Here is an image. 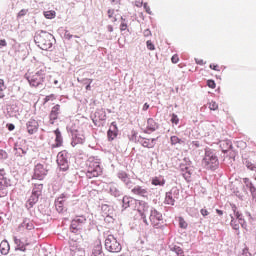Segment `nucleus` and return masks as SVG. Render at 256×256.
Instances as JSON below:
<instances>
[{"instance_id":"1","label":"nucleus","mask_w":256,"mask_h":256,"mask_svg":"<svg viewBox=\"0 0 256 256\" xmlns=\"http://www.w3.org/2000/svg\"><path fill=\"white\" fill-rule=\"evenodd\" d=\"M34 41L42 51H49L55 43V36L47 31L38 30L35 33Z\"/></svg>"},{"instance_id":"2","label":"nucleus","mask_w":256,"mask_h":256,"mask_svg":"<svg viewBox=\"0 0 256 256\" xmlns=\"http://www.w3.org/2000/svg\"><path fill=\"white\" fill-rule=\"evenodd\" d=\"M45 75H47V67L40 65L34 74L26 76V79L30 87H38L39 89H45Z\"/></svg>"},{"instance_id":"3","label":"nucleus","mask_w":256,"mask_h":256,"mask_svg":"<svg viewBox=\"0 0 256 256\" xmlns=\"http://www.w3.org/2000/svg\"><path fill=\"white\" fill-rule=\"evenodd\" d=\"M202 166L207 171H217L219 169V156H217V152L214 149L205 148Z\"/></svg>"},{"instance_id":"4","label":"nucleus","mask_w":256,"mask_h":256,"mask_svg":"<svg viewBox=\"0 0 256 256\" xmlns=\"http://www.w3.org/2000/svg\"><path fill=\"white\" fill-rule=\"evenodd\" d=\"M87 171L86 177L88 179H93V177H99L103 173V169L101 168V164L95 159H89L87 163Z\"/></svg>"},{"instance_id":"5","label":"nucleus","mask_w":256,"mask_h":256,"mask_svg":"<svg viewBox=\"0 0 256 256\" xmlns=\"http://www.w3.org/2000/svg\"><path fill=\"white\" fill-rule=\"evenodd\" d=\"M87 224V217L81 215L76 216L72 221L70 225V231L71 233H75V235H79L81 231H83V228Z\"/></svg>"},{"instance_id":"6","label":"nucleus","mask_w":256,"mask_h":256,"mask_svg":"<svg viewBox=\"0 0 256 256\" xmlns=\"http://www.w3.org/2000/svg\"><path fill=\"white\" fill-rule=\"evenodd\" d=\"M105 249L109 251V253H120L122 247L121 243L117 241V238L113 235H108L105 239Z\"/></svg>"},{"instance_id":"7","label":"nucleus","mask_w":256,"mask_h":256,"mask_svg":"<svg viewBox=\"0 0 256 256\" xmlns=\"http://www.w3.org/2000/svg\"><path fill=\"white\" fill-rule=\"evenodd\" d=\"M149 220L155 229H165V225L159 223L163 221V214L153 207L150 209Z\"/></svg>"},{"instance_id":"8","label":"nucleus","mask_w":256,"mask_h":256,"mask_svg":"<svg viewBox=\"0 0 256 256\" xmlns=\"http://www.w3.org/2000/svg\"><path fill=\"white\" fill-rule=\"evenodd\" d=\"M43 193V184H34V187L32 189V194L30 198L27 201L26 207H33L38 201L39 196Z\"/></svg>"},{"instance_id":"9","label":"nucleus","mask_w":256,"mask_h":256,"mask_svg":"<svg viewBox=\"0 0 256 256\" xmlns=\"http://www.w3.org/2000/svg\"><path fill=\"white\" fill-rule=\"evenodd\" d=\"M11 185V178L7 174V171H5V168L0 169V191H2L3 197L7 195V188L11 187Z\"/></svg>"},{"instance_id":"10","label":"nucleus","mask_w":256,"mask_h":256,"mask_svg":"<svg viewBox=\"0 0 256 256\" xmlns=\"http://www.w3.org/2000/svg\"><path fill=\"white\" fill-rule=\"evenodd\" d=\"M56 161L61 171L69 170V152H67L66 150L59 152Z\"/></svg>"},{"instance_id":"11","label":"nucleus","mask_w":256,"mask_h":256,"mask_svg":"<svg viewBox=\"0 0 256 256\" xmlns=\"http://www.w3.org/2000/svg\"><path fill=\"white\" fill-rule=\"evenodd\" d=\"M47 173H49V168L47 164L38 163L34 167L33 179H38V181H43V179L47 177Z\"/></svg>"},{"instance_id":"12","label":"nucleus","mask_w":256,"mask_h":256,"mask_svg":"<svg viewBox=\"0 0 256 256\" xmlns=\"http://www.w3.org/2000/svg\"><path fill=\"white\" fill-rule=\"evenodd\" d=\"M157 139L158 138L148 139L135 135L132 137V140L135 141V143H139L140 145H142V147H146L147 149H153V147H155L157 143Z\"/></svg>"},{"instance_id":"13","label":"nucleus","mask_w":256,"mask_h":256,"mask_svg":"<svg viewBox=\"0 0 256 256\" xmlns=\"http://www.w3.org/2000/svg\"><path fill=\"white\" fill-rule=\"evenodd\" d=\"M176 199H179V188L173 187L169 192H166L164 204L173 207Z\"/></svg>"},{"instance_id":"14","label":"nucleus","mask_w":256,"mask_h":256,"mask_svg":"<svg viewBox=\"0 0 256 256\" xmlns=\"http://www.w3.org/2000/svg\"><path fill=\"white\" fill-rule=\"evenodd\" d=\"M70 133L72 135V147H75L76 145H83L85 143V135L83 132H80L79 130L71 129Z\"/></svg>"},{"instance_id":"15","label":"nucleus","mask_w":256,"mask_h":256,"mask_svg":"<svg viewBox=\"0 0 256 256\" xmlns=\"http://www.w3.org/2000/svg\"><path fill=\"white\" fill-rule=\"evenodd\" d=\"M59 115H61V105L56 104L52 107L49 114L50 125H55V122L59 119Z\"/></svg>"},{"instance_id":"16","label":"nucleus","mask_w":256,"mask_h":256,"mask_svg":"<svg viewBox=\"0 0 256 256\" xmlns=\"http://www.w3.org/2000/svg\"><path fill=\"white\" fill-rule=\"evenodd\" d=\"M234 217H236V219L232 216L230 225L233 229H235V231H239V224L243 227V223H245V220L243 219V214H240L234 209Z\"/></svg>"},{"instance_id":"17","label":"nucleus","mask_w":256,"mask_h":256,"mask_svg":"<svg viewBox=\"0 0 256 256\" xmlns=\"http://www.w3.org/2000/svg\"><path fill=\"white\" fill-rule=\"evenodd\" d=\"M117 135H119V128L117 127V122H112L107 132L108 141H114L115 139H117Z\"/></svg>"},{"instance_id":"18","label":"nucleus","mask_w":256,"mask_h":256,"mask_svg":"<svg viewBox=\"0 0 256 256\" xmlns=\"http://www.w3.org/2000/svg\"><path fill=\"white\" fill-rule=\"evenodd\" d=\"M117 177L118 179H120V181H123L128 189H131L133 187V181H131V178H129V174H127V172L121 170L117 173Z\"/></svg>"},{"instance_id":"19","label":"nucleus","mask_w":256,"mask_h":256,"mask_svg":"<svg viewBox=\"0 0 256 256\" xmlns=\"http://www.w3.org/2000/svg\"><path fill=\"white\" fill-rule=\"evenodd\" d=\"M131 192L133 193V195H138V197H143L144 199H147V197H149V190H147V188L143 187V186H135Z\"/></svg>"},{"instance_id":"20","label":"nucleus","mask_w":256,"mask_h":256,"mask_svg":"<svg viewBox=\"0 0 256 256\" xmlns=\"http://www.w3.org/2000/svg\"><path fill=\"white\" fill-rule=\"evenodd\" d=\"M159 129V124L155 122L153 118H149L147 120V127L144 130V133H147L148 135H151V133H155Z\"/></svg>"},{"instance_id":"21","label":"nucleus","mask_w":256,"mask_h":256,"mask_svg":"<svg viewBox=\"0 0 256 256\" xmlns=\"http://www.w3.org/2000/svg\"><path fill=\"white\" fill-rule=\"evenodd\" d=\"M26 128L29 135H34V133H37V131L39 130V122H37V120L35 119H30L26 123Z\"/></svg>"},{"instance_id":"22","label":"nucleus","mask_w":256,"mask_h":256,"mask_svg":"<svg viewBox=\"0 0 256 256\" xmlns=\"http://www.w3.org/2000/svg\"><path fill=\"white\" fill-rule=\"evenodd\" d=\"M66 199H67V196H65V194H62L55 200L56 211H58L59 213H63V211H65Z\"/></svg>"},{"instance_id":"23","label":"nucleus","mask_w":256,"mask_h":256,"mask_svg":"<svg viewBox=\"0 0 256 256\" xmlns=\"http://www.w3.org/2000/svg\"><path fill=\"white\" fill-rule=\"evenodd\" d=\"M109 194L112 195V197H121L123 195V191L119 189V185L116 183H110L109 184Z\"/></svg>"},{"instance_id":"24","label":"nucleus","mask_w":256,"mask_h":256,"mask_svg":"<svg viewBox=\"0 0 256 256\" xmlns=\"http://www.w3.org/2000/svg\"><path fill=\"white\" fill-rule=\"evenodd\" d=\"M219 147L223 153H229V150L233 149V142L229 139L221 140L219 141Z\"/></svg>"},{"instance_id":"25","label":"nucleus","mask_w":256,"mask_h":256,"mask_svg":"<svg viewBox=\"0 0 256 256\" xmlns=\"http://www.w3.org/2000/svg\"><path fill=\"white\" fill-rule=\"evenodd\" d=\"M55 134V144L52 145V149L63 146V135L61 134V130L56 129L54 131Z\"/></svg>"},{"instance_id":"26","label":"nucleus","mask_w":256,"mask_h":256,"mask_svg":"<svg viewBox=\"0 0 256 256\" xmlns=\"http://www.w3.org/2000/svg\"><path fill=\"white\" fill-rule=\"evenodd\" d=\"M152 185H154L155 187H165V177H163L162 175L159 176H155L152 178L151 180Z\"/></svg>"},{"instance_id":"27","label":"nucleus","mask_w":256,"mask_h":256,"mask_svg":"<svg viewBox=\"0 0 256 256\" xmlns=\"http://www.w3.org/2000/svg\"><path fill=\"white\" fill-rule=\"evenodd\" d=\"M136 200L129 196H124L122 199V207L123 209H129V207H133L135 205Z\"/></svg>"},{"instance_id":"28","label":"nucleus","mask_w":256,"mask_h":256,"mask_svg":"<svg viewBox=\"0 0 256 256\" xmlns=\"http://www.w3.org/2000/svg\"><path fill=\"white\" fill-rule=\"evenodd\" d=\"M140 215L142 216L147 215V213H151V206H149V204L145 201H141L139 203V209H138Z\"/></svg>"},{"instance_id":"29","label":"nucleus","mask_w":256,"mask_h":256,"mask_svg":"<svg viewBox=\"0 0 256 256\" xmlns=\"http://www.w3.org/2000/svg\"><path fill=\"white\" fill-rule=\"evenodd\" d=\"M91 256H105V253H103V246L101 245V242L97 243L93 247Z\"/></svg>"},{"instance_id":"30","label":"nucleus","mask_w":256,"mask_h":256,"mask_svg":"<svg viewBox=\"0 0 256 256\" xmlns=\"http://www.w3.org/2000/svg\"><path fill=\"white\" fill-rule=\"evenodd\" d=\"M9 249H10L9 242H7L6 240H3L0 243V252H1V254L2 255H7L9 253Z\"/></svg>"},{"instance_id":"31","label":"nucleus","mask_w":256,"mask_h":256,"mask_svg":"<svg viewBox=\"0 0 256 256\" xmlns=\"http://www.w3.org/2000/svg\"><path fill=\"white\" fill-rule=\"evenodd\" d=\"M14 243L16 245V251H26L25 242H22L21 239L14 237Z\"/></svg>"},{"instance_id":"32","label":"nucleus","mask_w":256,"mask_h":256,"mask_svg":"<svg viewBox=\"0 0 256 256\" xmlns=\"http://www.w3.org/2000/svg\"><path fill=\"white\" fill-rule=\"evenodd\" d=\"M95 119H99V121H105L107 119V112L104 109H98L95 112Z\"/></svg>"},{"instance_id":"33","label":"nucleus","mask_w":256,"mask_h":256,"mask_svg":"<svg viewBox=\"0 0 256 256\" xmlns=\"http://www.w3.org/2000/svg\"><path fill=\"white\" fill-rule=\"evenodd\" d=\"M27 141L25 139L18 138L14 144V149H26Z\"/></svg>"},{"instance_id":"34","label":"nucleus","mask_w":256,"mask_h":256,"mask_svg":"<svg viewBox=\"0 0 256 256\" xmlns=\"http://www.w3.org/2000/svg\"><path fill=\"white\" fill-rule=\"evenodd\" d=\"M170 251H173L174 253H176L177 256H185V252L183 251V248L177 245L170 246Z\"/></svg>"},{"instance_id":"35","label":"nucleus","mask_w":256,"mask_h":256,"mask_svg":"<svg viewBox=\"0 0 256 256\" xmlns=\"http://www.w3.org/2000/svg\"><path fill=\"white\" fill-rule=\"evenodd\" d=\"M16 157H25L27 155V148L14 149Z\"/></svg>"},{"instance_id":"36","label":"nucleus","mask_w":256,"mask_h":256,"mask_svg":"<svg viewBox=\"0 0 256 256\" xmlns=\"http://www.w3.org/2000/svg\"><path fill=\"white\" fill-rule=\"evenodd\" d=\"M170 143L171 145H177L178 143L181 144L183 143V140H181L179 137L177 136H171L170 138Z\"/></svg>"},{"instance_id":"37","label":"nucleus","mask_w":256,"mask_h":256,"mask_svg":"<svg viewBox=\"0 0 256 256\" xmlns=\"http://www.w3.org/2000/svg\"><path fill=\"white\" fill-rule=\"evenodd\" d=\"M102 211H103L106 215H109V213H111V211H113V209L111 208L110 205L103 204V205H102Z\"/></svg>"},{"instance_id":"38","label":"nucleus","mask_w":256,"mask_h":256,"mask_svg":"<svg viewBox=\"0 0 256 256\" xmlns=\"http://www.w3.org/2000/svg\"><path fill=\"white\" fill-rule=\"evenodd\" d=\"M44 17L46 19H55V11H46V12H44Z\"/></svg>"},{"instance_id":"39","label":"nucleus","mask_w":256,"mask_h":256,"mask_svg":"<svg viewBox=\"0 0 256 256\" xmlns=\"http://www.w3.org/2000/svg\"><path fill=\"white\" fill-rule=\"evenodd\" d=\"M209 109L211 111H217L219 109V104H217V102H215V101H211L209 103Z\"/></svg>"},{"instance_id":"40","label":"nucleus","mask_w":256,"mask_h":256,"mask_svg":"<svg viewBox=\"0 0 256 256\" xmlns=\"http://www.w3.org/2000/svg\"><path fill=\"white\" fill-rule=\"evenodd\" d=\"M120 31H127V21L121 17Z\"/></svg>"},{"instance_id":"41","label":"nucleus","mask_w":256,"mask_h":256,"mask_svg":"<svg viewBox=\"0 0 256 256\" xmlns=\"http://www.w3.org/2000/svg\"><path fill=\"white\" fill-rule=\"evenodd\" d=\"M182 177L185 179V181H191V170L183 172Z\"/></svg>"},{"instance_id":"42","label":"nucleus","mask_w":256,"mask_h":256,"mask_svg":"<svg viewBox=\"0 0 256 256\" xmlns=\"http://www.w3.org/2000/svg\"><path fill=\"white\" fill-rule=\"evenodd\" d=\"M243 183L247 189H250L253 186V182L249 178H243Z\"/></svg>"},{"instance_id":"43","label":"nucleus","mask_w":256,"mask_h":256,"mask_svg":"<svg viewBox=\"0 0 256 256\" xmlns=\"http://www.w3.org/2000/svg\"><path fill=\"white\" fill-rule=\"evenodd\" d=\"M32 229H35V225H33V222H31V220L27 219L26 230L27 231H32Z\"/></svg>"},{"instance_id":"44","label":"nucleus","mask_w":256,"mask_h":256,"mask_svg":"<svg viewBox=\"0 0 256 256\" xmlns=\"http://www.w3.org/2000/svg\"><path fill=\"white\" fill-rule=\"evenodd\" d=\"M146 46L149 51H155V44H153L151 40H148L146 42Z\"/></svg>"},{"instance_id":"45","label":"nucleus","mask_w":256,"mask_h":256,"mask_svg":"<svg viewBox=\"0 0 256 256\" xmlns=\"http://www.w3.org/2000/svg\"><path fill=\"white\" fill-rule=\"evenodd\" d=\"M187 226H188V224L186 223V221L183 218H180V220H179V227L181 229H187Z\"/></svg>"},{"instance_id":"46","label":"nucleus","mask_w":256,"mask_h":256,"mask_svg":"<svg viewBox=\"0 0 256 256\" xmlns=\"http://www.w3.org/2000/svg\"><path fill=\"white\" fill-rule=\"evenodd\" d=\"M171 123H174V125H179V117L177 114H172Z\"/></svg>"},{"instance_id":"47","label":"nucleus","mask_w":256,"mask_h":256,"mask_svg":"<svg viewBox=\"0 0 256 256\" xmlns=\"http://www.w3.org/2000/svg\"><path fill=\"white\" fill-rule=\"evenodd\" d=\"M27 13H29V10H28V9H22V10H20V11L18 12L17 17H18L19 19H21V17H25V15H26Z\"/></svg>"},{"instance_id":"48","label":"nucleus","mask_w":256,"mask_h":256,"mask_svg":"<svg viewBox=\"0 0 256 256\" xmlns=\"http://www.w3.org/2000/svg\"><path fill=\"white\" fill-rule=\"evenodd\" d=\"M83 81H87L88 85H86V91H91V84L93 83V79L84 78Z\"/></svg>"},{"instance_id":"49","label":"nucleus","mask_w":256,"mask_h":256,"mask_svg":"<svg viewBox=\"0 0 256 256\" xmlns=\"http://www.w3.org/2000/svg\"><path fill=\"white\" fill-rule=\"evenodd\" d=\"M251 195H252V198L254 201H256V188H255V185H253L251 188H248Z\"/></svg>"},{"instance_id":"50","label":"nucleus","mask_w":256,"mask_h":256,"mask_svg":"<svg viewBox=\"0 0 256 256\" xmlns=\"http://www.w3.org/2000/svg\"><path fill=\"white\" fill-rule=\"evenodd\" d=\"M207 85L210 89H215L217 87L215 80H207Z\"/></svg>"},{"instance_id":"51","label":"nucleus","mask_w":256,"mask_h":256,"mask_svg":"<svg viewBox=\"0 0 256 256\" xmlns=\"http://www.w3.org/2000/svg\"><path fill=\"white\" fill-rule=\"evenodd\" d=\"M23 229H27V219H24V221L18 227V231H23Z\"/></svg>"},{"instance_id":"52","label":"nucleus","mask_w":256,"mask_h":256,"mask_svg":"<svg viewBox=\"0 0 256 256\" xmlns=\"http://www.w3.org/2000/svg\"><path fill=\"white\" fill-rule=\"evenodd\" d=\"M9 157V154H7V151L0 149V159H7Z\"/></svg>"},{"instance_id":"53","label":"nucleus","mask_w":256,"mask_h":256,"mask_svg":"<svg viewBox=\"0 0 256 256\" xmlns=\"http://www.w3.org/2000/svg\"><path fill=\"white\" fill-rule=\"evenodd\" d=\"M143 7H144L146 13H148V15H153V12L151 11V8L149 7V5L147 3H144Z\"/></svg>"},{"instance_id":"54","label":"nucleus","mask_w":256,"mask_h":256,"mask_svg":"<svg viewBox=\"0 0 256 256\" xmlns=\"http://www.w3.org/2000/svg\"><path fill=\"white\" fill-rule=\"evenodd\" d=\"M64 37L68 39V41H71V39H73V34L69 33V30H65Z\"/></svg>"},{"instance_id":"55","label":"nucleus","mask_w":256,"mask_h":256,"mask_svg":"<svg viewBox=\"0 0 256 256\" xmlns=\"http://www.w3.org/2000/svg\"><path fill=\"white\" fill-rule=\"evenodd\" d=\"M48 84H45L44 87H51V84L53 83V80H55V78H53V76H48Z\"/></svg>"},{"instance_id":"56","label":"nucleus","mask_w":256,"mask_h":256,"mask_svg":"<svg viewBox=\"0 0 256 256\" xmlns=\"http://www.w3.org/2000/svg\"><path fill=\"white\" fill-rule=\"evenodd\" d=\"M5 89H7V86H5V81L0 79V91H5Z\"/></svg>"},{"instance_id":"57","label":"nucleus","mask_w":256,"mask_h":256,"mask_svg":"<svg viewBox=\"0 0 256 256\" xmlns=\"http://www.w3.org/2000/svg\"><path fill=\"white\" fill-rule=\"evenodd\" d=\"M240 256H252V255L249 252V249L245 248V249H243V251H242Z\"/></svg>"},{"instance_id":"58","label":"nucleus","mask_w":256,"mask_h":256,"mask_svg":"<svg viewBox=\"0 0 256 256\" xmlns=\"http://www.w3.org/2000/svg\"><path fill=\"white\" fill-rule=\"evenodd\" d=\"M152 33L150 29H146L143 31V36L144 37H151Z\"/></svg>"},{"instance_id":"59","label":"nucleus","mask_w":256,"mask_h":256,"mask_svg":"<svg viewBox=\"0 0 256 256\" xmlns=\"http://www.w3.org/2000/svg\"><path fill=\"white\" fill-rule=\"evenodd\" d=\"M172 63L177 64L179 63V56L178 55H173L171 58Z\"/></svg>"},{"instance_id":"60","label":"nucleus","mask_w":256,"mask_h":256,"mask_svg":"<svg viewBox=\"0 0 256 256\" xmlns=\"http://www.w3.org/2000/svg\"><path fill=\"white\" fill-rule=\"evenodd\" d=\"M180 171H182V173H185V172L189 171V167H187L184 164H181L180 165Z\"/></svg>"},{"instance_id":"61","label":"nucleus","mask_w":256,"mask_h":256,"mask_svg":"<svg viewBox=\"0 0 256 256\" xmlns=\"http://www.w3.org/2000/svg\"><path fill=\"white\" fill-rule=\"evenodd\" d=\"M209 68L210 69H213V71H221L220 69H219V65H215V64H210V66H209Z\"/></svg>"},{"instance_id":"62","label":"nucleus","mask_w":256,"mask_h":256,"mask_svg":"<svg viewBox=\"0 0 256 256\" xmlns=\"http://www.w3.org/2000/svg\"><path fill=\"white\" fill-rule=\"evenodd\" d=\"M200 213H201V215H202L203 217H207V215H209V211H207V209H205V208H202V209L200 210Z\"/></svg>"},{"instance_id":"63","label":"nucleus","mask_w":256,"mask_h":256,"mask_svg":"<svg viewBox=\"0 0 256 256\" xmlns=\"http://www.w3.org/2000/svg\"><path fill=\"white\" fill-rule=\"evenodd\" d=\"M107 13H108L109 19H111V18H113V15L115 14V10H114V9H109V10L107 11Z\"/></svg>"},{"instance_id":"64","label":"nucleus","mask_w":256,"mask_h":256,"mask_svg":"<svg viewBox=\"0 0 256 256\" xmlns=\"http://www.w3.org/2000/svg\"><path fill=\"white\" fill-rule=\"evenodd\" d=\"M135 5H136V7H143V0H136L135 1Z\"/></svg>"}]
</instances>
